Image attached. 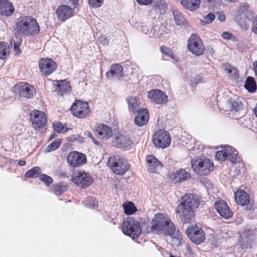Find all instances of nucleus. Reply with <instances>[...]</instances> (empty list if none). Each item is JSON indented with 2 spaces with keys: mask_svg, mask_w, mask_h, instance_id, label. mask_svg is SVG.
Here are the masks:
<instances>
[{
  "mask_svg": "<svg viewBox=\"0 0 257 257\" xmlns=\"http://www.w3.org/2000/svg\"><path fill=\"white\" fill-rule=\"evenodd\" d=\"M244 86L249 92H254L256 89V85L254 79L251 76L247 77L245 81Z\"/></svg>",
  "mask_w": 257,
  "mask_h": 257,
  "instance_id": "72a5a7b5",
  "label": "nucleus"
},
{
  "mask_svg": "<svg viewBox=\"0 0 257 257\" xmlns=\"http://www.w3.org/2000/svg\"><path fill=\"white\" fill-rule=\"evenodd\" d=\"M123 75V69L121 65L117 63L111 65L110 70L106 73L107 78L118 80H120Z\"/></svg>",
  "mask_w": 257,
  "mask_h": 257,
  "instance_id": "aec40b11",
  "label": "nucleus"
},
{
  "mask_svg": "<svg viewBox=\"0 0 257 257\" xmlns=\"http://www.w3.org/2000/svg\"><path fill=\"white\" fill-rule=\"evenodd\" d=\"M26 164V162L24 160H20L19 161V165L21 166H24Z\"/></svg>",
  "mask_w": 257,
  "mask_h": 257,
  "instance_id": "69168bd1",
  "label": "nucleus"
},
{
  "mask_svg": "<svg viewBox=\"0 0 257 257\" xmlns=\"http://www.w3.org/2000/svg\"><path fill=\"white\" fill-rule=\"evenodd\" d=\"M228 104L231 111H237L241 108L242 105L241 103L230 100L228 101Z\"/></svg>",
  "mask_w": 257,
  "mask_h": 257,
  "instance_id": "49530a36",
  "label": "nucleus"
},
{
  "mask_svg": "<svg viewBox=\"0 0 257 257\" xmlns=\"http://www.w3.org/2000/svg\"><path fill=\"white\" fill-rule=\"evenodd\" d=\"M249 8V5L247 3L240 4L239 6L238 7L236 14L245 16L246 15L247 16H249L251 15V17H252L253 13L251 11H248Z\"/></svg>",
  "mask_w": 257,
  "mask_h": 257,
  "instance_id": "4c0bfd02",
  "label": "nucleus"
},
{
  "mask_svg": "<svg viewBox=\"0 0 257 257\" xmlns=\"http://www.w3.org/2000/svg\"><path fill=\"white\" fill-rule=\"evenodd\" d=\"M41 173V169L39 167H34L25 173V176L27 178H36Z\"/></svg>",
  "mask_w": 257,
  "mask_h": 257,
  "instance_id": "58836bf2",
  "label": "nucleus"
},
{
  "mask_svg": "<svg viewBox=\"0 0 257 257\" xmlns=\"http://www.w3.org/2000/svg\"><path fill=\"white\" fill-rule=\"evenodd\" d=\"M40 180L42 182H44L45 184L47 186H50V185L52 183L53 181V180L51 177L45 174H43L41 175Z\"/></svg>",
  "mask_w": 257,
  "mask_h": 257,
  "instance_id": "8fccbe9b",
  "label": "nucleus"
},
{
  "mask_svg": "<svg viewBox=\"0 0 257 257\" xmlns=\"http://www.w3.org/2000/svg\"><path fill=\"white\" fill-rule=\"evenodd\" d=\"M168 10V6L165 0H156L154 1L153 8L150 11V15L156 14L159 17L165 13Z\"/></svg>",
  "mask_w": 257,
  "mask_h": 257,
  "instance_id": "b1692460",
  "label": "nucleus"
},
{
  "mask_svg": "<svg viewBox=\"0 0 257 257\" xmlns=\"http://www.w3.org/2000/svg\"><path fill=\"white\" fill-rule=\"evenodd\" d=\"M215 16L212 13H209L204 17V20L201 21L203 25L211 24L215 19Z\"/></svg>",
  "mask_w": 257,
  "mask_h": 257,
  "instance_id": "de8ad7c7",
  "label": "nucleus"
},
{
  "mask_svg": "<svg viewBox=\"0 0 257 257\" xmlns=\"http://www.w3.org/2000/svg\"><path fill=\"white\" fill-rule=\"evenodd\" d=\"M72 182L78 187L86 188L89 187L93 180L90 174L84 171H75L72 175Z\"/></svg>",
  "mask_w": 257,
  "mask_h": 257,
  "instance_id": "0eeeda50",
  "label": "nucleus"
},
{
  "mask_svg": "<svg viewBox=\"0 0 257 257\" xmlns=\"http://www.w3.org/2000/svg\"><path fill=\"white\" fill-rule=\"evenodd\" d=\"M108 165L113 172L117 175H123L130 169V165L126 159L119 155L110 157Z\"/></svg>",
  "mask_w": 257,
  "mask_h": 257,
  "instance_id": "20e7f679",
  "label": "nucleus"
},
{
  "mask_svg": "<svg viewBox=\"0 0 257 257\" xmlns=\"http://www.w3.org/2000/svg\"><path fill=\"white\" fill-rule=\"evenodd\" d=\"M137 113V115L135 118V123L138 126L146 125L149 119V114L148 109L142 108Z\"/></svg>",
  "mask_w": 257,
  "mask_h": 257,
  "instance_id": "5701e85b",
  "label": "nucleus"
},
{
  "mask_svg": "<svg viewBox=\"0 0 257 257\" xmlns=\"http://www.w3.org/2000/svg\"><path fill=\"white\" fill-rule=\"evenodd\" d=\"M172 14L175 23L178 26H184L187 23V20L184 17L182 13L178 10H172Z\"/></svg>",
  "mask_w": 257,
  "mask_h": 257,
  "instance_id": "2f4dec72",
  "label": "nucleus"
},
{
  "mask_svg": "<svg viewBox=\"0 0 257 257\" xmlns=\"http://www.w3.org/2000/svg\"><path fill=\"white\" fill-rule=\"evenodd\" d=\"M228 157L227 159L234 165L241 161V159L238 155V152L231 147V150L229 151Z\"/></svg>",
  "mask_w": 257,
  "mask_h": 257,
  "instance_id": "c9c22d12",
  "label": "nucleus"
},
{
  "mask_svg": "<svg viewBox=\"0 0 257 257\" xmlns=\"http://www.w3.org/2000/svg\"><path fill=\"white\" fill-rule=\"evenodd\" d=\"M73 115L78 118H84L90 113V109L87 102L76 100L71 107Z\"/></svg>",
  "mask_w": 257,
  "mask_h": 257,
  "instance_id": "1a4fd4ad",
  "label": "nucleus"
},
{
  "mask_svg": "<svg viewBox=\"0 0 257 257\" xmlns=\"http://www.w3.org/2000/svg\"><path fill=\"white\" fill-rule=\"evenodd\" d=\"M16 25V30L21 35L34 36L40 32L36 20L31 16H21L17 19Z\"/></svg>",
  "mask_w": 257,
  "mask_h": 257,
  "instance_id": "f03ea898",
  "label": "nucleus"
},
{
  "mask_svg": "<svg viewBox=\"0 0 257 257\" xmlns=\"http://www.w3.org/2000/svg\"><path fill=\"white\" fill-rule=\"evenodd\" d=\"M95 133L97 136L103 140H107L112 135L111 128L106 125H102L98 127Z\"/></svg>",
  "mask_w": 257,
  "mask_h": 257,
  "instance_id": "cd10ccee",
  "label": "nucleus"
},
{
  "mask_svg": "<svg viewBox=\"0 0 257 257\" xmlns=\"http://www.w3.org/2000/svg\"><path fill=\"white\" fill-rule=\"evenodd\" d=\"M231 150V147L229 146H225L223 149L221 151H218L216 153V158L220 161H224L228 157L229 151Z\"/></svg>",
  "mask_w": 257,
  "mask_h": 257,
  "instance_id": "f704fd0d",
  "label": "nucleus"
},
{
  "mask_svg": "<svg viewBox=\"0 0 257 257\" xmlns=\"http://www.w3.org/2000/svg\"><path fill=\"white\" fill-rule=\"evenodd\" d=\"M122 231L133 239L137 238L142 233L140 222L133 217H127L123 221Z\"/></svg>",
  "mask_w": 257,
  "mask_h": 257,
  "instance_id": "39448f33",
  "label": "nucleus"
},
{
  "mask_svg": "<svg viewBox=\"0 0 257 257\" xmlns=\"http://www.w3.org/2000/svg\"><path fill=\"white\" fill-rule=\"evenodd\" d=\"M235 199L238 204L244 206L249 203V196L245 191H241L235 194Z\"/></svg>",
  "mask_w": 257,
  "mask_h": 257,
  "instance_id": "c85d7f7f",
  "label": "nucleus"
},
{
  "mask_svg": "<svg viewBox=\"0 0 257 257\" xmlns=\"http://www.w3.org/2000/svg\"><path fill=\"white\" fill-rule=\"evenodd\" d=\"M69 1L72 3L74 9L76 8L78 5V0H69Z\"/></svg>",
  "mask_w": 257,
  "mask_h": 257,
  "instance_id": "052dcab7",
  "label": "nucleus"
},
{
  "mask_svg": "<svg viewBox=\"0 0 257 257\" xmlns=\"http://www.w3.org/2000/svg\"><path fill=\"white\" fill-rule=\"evenodd\" d=\"M13 42L14 51L16 52L17 54H18L21 52L19 47L22 44V39L21 38L16 37L15 40H13Z\"/></svg>",
  "mask_w": 257,
  "mask_h": 257,
  "instance_id": "09e8293b",
  "label": "nucleus"
},
{
  "mask_svg": "<svg viewBox=\"0 0 257 257\" xmlns=\"http://www.w3.org/2000/svg\"><path fill=\"white\" fill-rule=\"evenodd\" d=\"M53 187L54 192L56 195H60L67 190V185L62 182L54 185Z\"/></svg>",
  "mask_w": 257,
  "mask_h": 257,
  "instance_id": "a19ab883",
  "label": "nucleus"
},
{
  "mask_svg": "<svg viewBox=\"0 0 257 257\" xmlns=\"http://www.w3.org/2000/svg\"><path fill=\"white\" fill-rule=\"evenodd\" d=\"M253 66L254 69L255 74L257 76V61L253 62Z\"/></svg>",
  "mask_w": 257,
  "mask_h": 257,
  "instance_id": "0e129e2a",
  "label": "nucleus"
},
{
  "mask_svg": "<svg viewBox=\"0 0 257 257\" xmlns=\"http://www.w3.org/2000/svg\"><path fill=\"white\" fill-rule=\"evenodd\" d=\"M67 162L71 167H79L86 163V155L78 152L72 151L67 156Z\"/></svg>",
  "mask_w": 257,
  "mask_h": 257,
  "instance_id": "f8f14e48",
  "label": "nucleus"
},
{
  "mask_svg": "<svg viewBox=\"0 0 257 257\" xmlns=\"http://www.w3.org/2000/svg\"><path fill=\"white\" fill-rule=\"evenodd\" d=\"M84 135L87 136L88 138H91V139H93L94 137L91 134V133L89 131H85L84 133Z\"/></svg>",
  "mask_w": 257,
  "mask_h": 257,
  "instance_id": "e2e57ef3",
  "label": "nucleus"
},
{
  "mask_svg": "<svg viewBox=\"0 0 257 257\" xmlns=\"http://www.w3.org/2000/svg\"><path fill=\"white\" fill-rule=\"evenodd\" d=\"M124 213L127 215H131L137 211V208L132 202H128L123 204Z\"/></svg>",
  "mask_w": 257,
  "mask_h": 257,
  "instance_id": "ea45409f",
  "label": "nucleus"
},
{
  "mask_svg": "<svg viewBox=\"0 0 257 257\" xmlns=\"http://www.w3.org/2000/svg\"><path fill=\"white\" fill-rule=\"evenodd\" d=\"M15 8L9 0H0V14L6 17L11 16L14 13Z\"/></svg>",
  "mask_w": 257,
  "mask_h": 257,
  "instance_id": "393cba45",
  "label": "nucleus"
},
{
  "mask_svg": "<svg viewBox=\"0 0 257 257\" xmlns=\"http://www.w3.org/2000/svg\"><path fill=\"white\" fill-rule=\"evenodd\" d=\"M202 78L200 76L197 77L195 79H193V82L195 83V85H197L198 83L202 82Z\"/></svg>",
  "mask_w": 257,
  "mask_h": 257,
  "instance_id": "680f3d73",
  "label": "nucleus"
},
{
  "mask_svg": "<svg viewBox=\"0 0 257 257\" xmlns=\"http://www.w3.org/2000/svg\"><path fill=\"white\" fill-rule=\"evenodd\" d=\"M53 128L58 133H64L68 130L65 125L59 121H55L53 123Z\"/></svg>",
  "mask_w": 257,
  "mask_h": 257,
  "instance_id": "c03bdc74",
  "label": "nucleus"
},
{
  "mask_svg": "<svg viewBox=\"0 0 257 257\" xmlns=\"http://www.w3.org/2000/svg\"><path fill=\"white\" fill-rule=\"evenodd\" d=\"M218 19L221 22H224L225 21V15L224 14H219Z\"/></svg>",
  "mask_w": 257,
  "mask_h": 257,
  "instance_id": "bf43d9fd",
  "label": "nucleus"
},
{
  "mask_svg": "<svg viewBox=\"0 0 257 257\" xmlns=\"http://www.w3.org/2000/svg\"><path fill=\"white\" fill-rule=\"evenodd\" d=\"M128 108L130 112L136 113L142 108H140L141 103L139 98L137 96H131L126 99Z\"/></svg>",
  "mask_w": 257,
  "mask_h": 257,
  "instance_id": "bb28decb",
  "label": "nucleus"
},
{
  "mask_svg": "<svg viewBox=\"0 0 257 257\" xmlns=\"http://www.w3.org/2000/svg\"><path fill=\"white\" fill-rule=\"evenodd\" d=\"M232 36V34L228 32H224L221 34L222 38L226 40L231 39Z\"/></svg>",
  "mask_w": 257,
  "mask_h": 257,
  "instance_id": "5fc2aeb1",
  "label": "nucleus"
},
{
  "mask_svg": "<svg viewBox=\"0 0 257 257\" xmlns=\"http://www.w3.org/2000/svg\"><path fill=\"white\" fill-rule=\"evenodd\" d=\"M186 233L191 240L196 244L203 242L205 238L203 230L196 225L188 227Z\"/></svg>",
  "mask_w": 257,
  "mask_h": 257,
  "instance_id": "9d476101",
  "label": "nucleus"
},
{
  "mask_svg": "<svg viewBox=\"0 0 257 257\" xmlns=\"http://www.w3.org/2000/svg\"><path fill=\"white\" fill-rule=\"evenodd\" d=\"M249 16L236 14L234 18L236 24L243 30H246L249 28L247 23V19H249Z\"/></svg>",
  "mask_w": 257,
  "mask_h": 257,
  "instance_id": "c756f323",
  "label": "nucleus"
},
{
  "mask_svg": "<svg viewBox=\"0 0 257 257\" xmlns=\"http://www.w3.org/2000/svg\"><path fill=\"white\" fill-rule=\"evenodd\" d=\"M146 161L148 164V170L150 173H157L163 167V165L153 155L146 157Z\"/></svg>",
  "mask_w": 257,
  "mask_h": 257,
  "instance_id": "412c9836",
  "label": "nucleus"
},
{
  "mask_svg": "<svg viewBox=\"0 0 257 257\" xmlns=\"http://www.w3.org/2000/svg\"><path fill=\"white\" fill-rule=\"evenodd\" d=\"M14 88L16 92L20 97L28 99L32 98L36 92L35 88L27 82H20L15 85Z\"/></svg>",
  "mask_w": 257,
  "mask_h": 257,
  "instance_id": "9b49d317",
  "label": "nucleus"
},
{
  "mask_svg": "<svg viewBox=\"0 0 257 257\" xmlns=\"http://www.w3.org/2000/svg\"><path fill=\"white\" fill-rule=\"evenodd\" d=\"M93 142L94 143V144L98 146H100V144L98 142V141H97L94 138H93V139H92Z\"/></svg>",
  "mask_w": 257,
  "mask_h": 257,
  "instance_id": "774afa93",
  "label": "nucleus"
},
{
  "mask_svg": "<svg viewBox=\"0 0 257 257\" xmlns=\"http://www.w3.org/2000/svg\"><path fill=\"white\" fill-rule=\"evenodd\" d=\"M187 47L190 52L196 56L202 55L205 51L202 40L195 34H192L189 38Z\"/></svg>",
  "mask_w": 257,
  "mask_h": 257,
  "instance_id": "6e6552de",
  "label": "nucleus"
},
{
  "mask_svg": "<svg viewBox=\"0 0 257 257\" xmlns=\"http://www.w3.org/2000/svg\"><path fill=\"white\" fill-rule=\"evenodd\" d=\"M112 144L113 147L122 150H128L131 148L133 142L129 137L120 135L114 138Z\"/></svg>",
  "mask_w": 257,
  "mask_h": 257,
  "instance_id": "f3484780",
  "label": "nucleus"
},
{
  "mask_svg": "<svg viewBox=\"0 0 257 257\" xmlns=\"http://www.w3.org/2000/svg\"><path fill=\"white\" fill-rule=\"evenodd\" d=\"M103 0H88L89 5L93 8H98L101 6Z\"/></svg>",
  "mask_w": 257,
  "mask_h": 257,
  "instance_id": "3c124183",
  "label": "nucleus"
},
{
  "mask_svg": "<svg viewBox=\"0 0 257 257\" xmlns=\"http://www.w3.org/2000/svg\"><path fill=\"white\" fill-rule=\"evenodd\" d=\"M160 51L163 54L167 56L172 57L173 55V53L170 49L166 46H162L160 47Z\"/></svg>",
  "mask_w": 257,
  "mask_h": 257,
  "instance_id": "603ef678",
  "label": "nucleus"
},
{
  "mask_svg": "<svg viewBox=\"0 0 257 257\" xmlns=\"http://www.w3.org/2000/svg\"><path fill=\"white\" fill-rule=\"evenodd\" d=\"M83 203L85 206L91 208H94L97 205V201L95 198L92 196L86 198V199L83 201Z\"/></svg>",
  "mask_w": 257,
  "mask_h": 257,
  "instance_id": "37998d69",
  "label": "nucleus"
},
{
  "mask_svg": "<svg viewBox=\"0 0 257 257\" xmlns=\"http://www.w3.org/2000/svg\"><path fill=\"white\" fill-rule=\"evenodd\" d=\"M180 221L183 223H190L195 219L194 211L180 208L177 210Z\"/></svg>",
  "mask_w": 257,
  "mask_h": 257,
  "instance_id": "4be33fe9",
  "label": "nucleus"
},
{
  "mask_svg": "<svg viewBox=\"0 0 257 257\" xmlns=\"http://www.w3.org/2000/svg\"><path fill=\"white\" fill-rule=\"evenodd\" d=\"M61 144V140L57 139L54 142H52L46 148L48 152L53 151L56 150L60 146Z\"/></svg>",
  "mask_w": 257,
  "mask_h": 257,
  "instance_id": "a18cd8bd",
  "label": "nucleus"
},
{
  "mask_svg": "<svg viewBox=\"0 0 257 257\" xmlns=\"http://www.w3.org/2000/svg\"><path fill=\"white\" fill-rule=\"evenodd\" d=\"M251 30L254 34H257V16L252 21Z\"/></svg>",
  "mask_w": 257,
  "mask_h": 257,
  "instance_id": "864d4df0",
  "label": "nucleus"
},
{
  "mask_svg": "<svg viewBox=\"0 0 257 257\" xmlns=\"http://www.w3.org/2000/svg\"><path fill=\"white\" fill-rule=\"evenodd\" d=\"M215 207L222 218L228 219L232 217L233 212L224 200L216 201L215 203Z\"/></svg>",
  "mask_w": 257,
  "mask_h": 257,
  "instance_id": "6ab92c4d",
  "label": "nucleus"
},
{
  "mask_svg": "<svg viewBox=\"0 0 257 257\" xmlns=\"http://www.w3.org/2000/svg\"><path fill=\"white\" fill-rule=\"evenodd\" d=\"M55 83H54V85H56L55 91H57L60 95L71 91V88L68 81L66 80L56 81Z\"/></svg>",
  "mask_w": 257,
  "mask_h": 257,
  "instance_id": "a878e982",
  "label": "nucleus"
},
{
  "mask_svg": "<svg viewBox=\"0 0 257 257\" xmlns=\"http://www.w3.org/2000/svg\"><path fill=\"white\" fill-rule=\"evenodd\" d=\"M191 177L190 174L185 169H179L175 174V178L177 182H181L189 179Z\"/></svg>",
  "mask_w": 257,
  "mask_h": 257,
  "instance_id": "473e14b6",
  "label": "nucleus"
},
{
  "mask_svg": "<svg viewBox=\"0 0 257 257\" xmlns=\"http://www.w3.org/2000/svg\"><path fill=\"white\" fill-rule=\"evenodd\" d=\"M153 0H137V2L142 5H148L152 2Z\"/></svg>",
  "mask_w": 257,
  "mask_h": 257,
  "instance_id": "6e6d98bb",
  "label": "nucleus"
},
{
  "mask_svg": "<svg viewBox=\"0 0 257 257\" xmlns=\"http://www.w3.org/2000/svg\"><path fill=\"white\" fill-rule=\"evenodd\" d=\"M148 97L151 101L157 104H163L168 101V97L166 94L159 89H152L148 93Z\"/></svg>",
  "mask_w": 257,
  "mask_h": 257,
  "instance_id": "a211bd4d",
  "label": "nucleus"
},
{
  "mask_svg": "<svg viewBox=\"0 0 257 257\" xmlns=\"http://www.w3.org/2000/svg\"><path fill=\"white\" fill-rule=\"evenodd\" d=\"M55 14L59 21L64 22L74 15V10L67 5H62L57 7Z\"/></svg>",
  "mask_w": 257,
  "mask_h": 257,
  "instance_id": "dca6fc26",
  "label": "nucleus"
},
{
  "mask_svg": "<svg viewBox=\"0 0 257 257\" xmlns=\"http://www.w3.org/2000/svg\"><path fill=\"white\" fill-rule=\"evenodd\" d=\"M39 66L41 73L45 76L51 74L57 68L56 62L51 58H41Z\"/></svg>",
  "mask_w": 257,
  "mask_h": 257,
  "instance_id": "ddd939ff",
  "label": "nucleus"
},
{
  "mask_svg": "<svg viewBox=\"0 0 257 257\" xmlns=\"http://www.w3.org/2000/svg\"><path fill=\"white\" fill-rule=\"evenodd\" d=\"M76 141H77L80 143H83L84 142V138L83 137L80 136L79 135H77Z\"/></svg>",
  "mask_w": 257,
  "mask_h": 257,
  "instance_id": "13d9d810",
  "label": "nucleus"
},
{
  "mask_svg": "<svg viewBox=\"0 0 257 257\" xmlns=\"http://www.w3.org/2000/svg\"><path fill=\"white\" fill-rule=\"evenodd\" d=\"M152 229L153 231H161L165 235L178 239L181 238L180 232L176 230L171 219L165 214L158 213L155 216L152 221Z\"/></svg>",
  "mask_w": 257,
  "mask_h": 257,
  "instance_id": "f257e3e1",
  "label": "nucleus"
},
{
  "mask_svg": "<svg viewBox=\"0 0 257 257\" xmlns=\"http://www.w3.org/2000/svg\"><path fill=\"white\" fill-rule=\"evenodd\" d=\"M169 134L164 130L156 132L153 136L152 141L154 146L158 148L164 149L169 146L171 143Z\"/></svg>",
  "mask_w": 257,
  "mask_h": 257,
  "instance_id": "423d86ee",
  "label": "nucleus"
},
{
  "mask_svg": "<svg viewBox=\"0 0 257 257\" xmlns=\"http://www.w3.org/2000/svg\"><path fill=\"white\" fill-rule=\"evenodd\" d=\"M31 119L35 128H41L47 123V118L45 113L41 111L34 110L30 114Z\"/></svg>",
  "mask_w": 257,
  "mask_h": 257,
  "instance_id": "2eb2a0df",
  "label": "nucleus"
},
{
  "mask_svg": "<svg viewBox=\"0 0 257 257\" xmlns=\"http://www.w3.org/2000/svg\"><path fill=\"white\" fill-rule=\"evenodd\" d=\"M77 134H74L67 138V141L70 142H73L76 141Z\"/></svg>",
  "mask_w": 257,
  "mask_h": 257,
  "instance_id": "4d7b16f0",
  "label": "nucleus"
},
{
  "mask_svg": "<svg viewBox=\"0 0 257 257\" xmlns=\"http://www.w3.org/2000/svg\"><path fill=\"white\" fill-rule=\"evenodd\" d=\"M57 137V134H56V133L54 132L49 137V140H52L54 138H55V137Z\"/></svg>",
  "mask_w": 257,
  "mask_h": 257,
  "instance_id": "338daca9",
  "label": "nucleus"
},
{
  "mask_svg": "<svg viewBox=\"0 0 257 257\" xmlns=\"http://www.w3.org/2000/svg\"><path fill=\"white\" fill-rule=\"evenodd\" d=\"M223 69L229 76H231L233 78L235 79L238 77L237 70L233 66H231L230 64H224L222 66Z\"/></svg>",
  "mask_w": 257,
  "mask_h": 257,
  "instance_id": "e433bc0d",
  "label": "nucleus"
},
{
  "mask_svg": "<svg viewBox=\"0 0 257 257\" xmlns=\"http://www.w3.org/2000/svg\"><path fill=\"white\" fill-rule=\"evenodd\" d=\"M7 43L0 42V59H4L9 53Z\"/></svg>",
  "mask_w": 257,
  "mask_h": 257,
  "instance_id": "79ce46f5",
  "label": "nucleus"
},
{
  "mask_svg": "<svg viewBox=\"0 0 257 257\" xmlns=\"http://www.w3.org/2000/svg\"><path fill=\"white\" fill-rule=\"evenodd\" d=\"M199 202L195 197L190 194L185 195L182 198L180 206L178 208L194 211L199 205Z\"/></svg>",
  "mask_w": 257,
  "mask_h": 257,
  "instance_id": "4468645a",
  "label": "nucleus"
},
{
  "mask_svg": "<svg viewBox=\"0 0 257 257\" xmlns=\"http://www.w3.org/2000/svg\"><path fill=\"white\" fill-rule=\"evenodd\" d=\"M191 164L194 172L199 176L207 175L214 169L213 163L205 157L192 159Z\"/></svg>",
  "mask_w": 257,
  "mask_h": 257,
  "instance_id": "7ed1b4c3",
  "label": "nucleus"
},
{
  "mask_svg": "<svg viewBox=\"0 0 257 257\" xmlns=\"http://www.w3.org/2000/svg\"><path fill=\"white\" fill-rule=\"evenodd\" d=\"M181 4L186 9L191 11L197 10L200 3V0H180Z\"/></svg>",
  "mask_w": 257,
  "mask_h": 257,
  "instance_id": "7c9ffc66",
  "label": "nucleus"
}]
</instances>
